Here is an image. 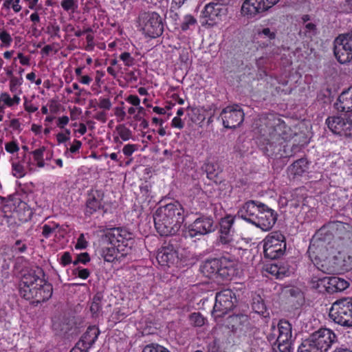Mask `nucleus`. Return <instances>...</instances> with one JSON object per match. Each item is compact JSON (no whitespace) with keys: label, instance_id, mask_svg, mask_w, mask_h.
Here are the masks:
<instances>
[{"label":"nucleus","instance_id":"obj_1","mask_svg":"<svg viewBox=\"0 0 352 352\" xmlns=\"http://www.w3.org/2000/svg\"><path fill=\"white\" fill-rule=\"evenodd\" d=\"M42 268L36 267L23 272L20 285L21 296L26 300H33L34 303H41L49 300L52 295V285L45 278Z\"/></svg>","mask_w":352,"mask_h":352},{"label":"nucleus","instance_id":"obj_2","mask_svg":"<svg viewBox=\"0 0 352 352\" xmlns=\"http://www.w3.org/2000/svg\"><path fill=\"white\" fill-rule=\"evenodd\" d=\"M184 219V208L177 201L159 207L153 214L155 229L161 236L175 234Z\"/></svg>","mask_w":352,"mask_h":352},{"label":"nucleus","instance_id":"obj_3","mask_svg":"<svg viewBox=\"0 0 352 352\" xmlns=\"http://www.w3.org/2000/svg\"><path fill=\"white\" fill-rule=\"evenodd\" d=\"M336 340V335L332 330L320 328L302 342L298 352H327Z\"/></svg>","mask_w":352,"mask_h":352},{"label":"nucleus","instance_id":"obj_4","mask_svg":"<svg viewBox=\"0 0 352 352\" xmlns=\"http://www.w3.org/2000/svg\"><path fill=\"white\" fill-rule=\"evenodd\" d=\"M103 243L118 246V251H124V254H131L135 240L133 234L122 228H111L104 230L102 236Z\"/></svg>","mask_w":352,"mask_h":352},{"label":"nucleus","instance_id":"obj_5","mask_svg":"<svg viewBox=\"0 0 352 352\" xmlns=\"http://www.w3.org/2000/svg\"><path fill=\"white\" fill-rule=\"evenodd\" d=\"M329 316L334 322L341 326L351 327L352 298H343L334 302Z\"/></svg>","mask_w":352,"mask_h":352},{"label":"nucleus","instance_id":"obj_6","mask_svg":"<svg viewBox=\"0 0 352 352\" xmlns=\"http://www.w3.org/2000/svg\"><path fill=\"white\" fill-rule=\"evenodd\" d=\"M140 25L143 33L150 38H157L164 32L162 19L155 12H143L139 16Z\"/></svg>","mask_w":352,"mask_h":352},{"label":"nucleus","instance_id":"obj_7","mask_svg":"<svg viewBox=\"0 0 352 352\" xmlns=\"http://www.w3.org/2000/svg\"><path fill=\"white\" fill-rule=\"evenodd\" d=\"M237 298L235 293L230 289H223L216 294L212 315L220 318L227 314L236 306Z\"/></svg>","mask_w":352,"mask_h":352},{"label":"nucleus","instance_id":"obj_8","mask_svg":"<svg viewBox=\"0 0 352 352\" xmlns=\"http://www.w3.org/2000/svg\"><path fill=\"white\" fill-rule=\"evenodd\" d=\"M344 114L329 116L326 124L334 134L346 138L352 137V113L344 112Z\"/></svg>","mask_w":352,"mask_h":352},{"label":"nucleus","instance_id":"obj_9","mask_svg":"<svg viewBox=\"0 0 352 352\" xmlns=\"http://www.w3.org/2000/svg\"><path fill=\"white\" fill-rule=\"evenodd\" d=\"M333 54L341 64L352 60V31L339 34L333 41Z\"/></svg>","mask_w":352,"mask_h":352},{"label":"nucleus","instance_id":"obj_10","mask_svg":"<svg viewBox=\"0 0 352 352\" xmlns=\"http://www.w3.org/2000/svg\"><path fill=\"white\" fill-rule=\"evenodd\" d=\"M265 257L276 259L284 254L286 250L285 236L280 232H274L267 236L263 245Z\"/></svg>","mask_w":352,"mask_h":352},{"label":"nucleus","instance_id":"obj_11","mask_svg":"<svg viewBox=\"0 0 352 352\" xmlns=\"http://www.w3.org/2000/svg\"><path fill=\"white\" fill-rule=\"evenodd\" d=\"M217 226L212 217L201 216L190 224L185 231L186 237L193 238L200 235H205L214 232Z\"/></svg>","mask_w":352,"mask_h":352},{"label":"nucleus","instance_id":"obj_12","mask_svg":"<svg viewBox=\"0 0 352 352\" xmlns=\"http://www.w3.org/2000/svg\"><path fill=\"white\" fill-rule=\"evenodd\" d=\"M220 116L225 128L235 129L243 122L244 112L239 104H235L224 108Z\"/></svg>","mask_w":352,"mask_h":352},{"label":"nucleus","instance_id":"obj_13","mask_svg":"<svg viewBox=\"0 0 352 352\" xmlns=\"http://www.w3.org/2000/svg\"><path fill=\"white\" fill-rule=\"evenodd\" d=\"M278 1L279 0H245L241 7V13L252 18L267 10Z\"/></svg>","mask_w":352,"mask_h":352},{"label":"nucleus","instance_id":"obj_14","mask_svg":"<svg viewBox=\"0 0 352 352\" xmlns=\"http://www.w3.org/2000/svg\"><path fill=\"white\" fill-rule=\"evenodd\" d=\"M328 249L324 239L319 237L318 234L315 235L311 240L307 254L311 261L318 269H320L318 266L319 265L318 261H320L323 258H325Z\"/></svg>","mask_w":352,"mask_h":352},{"label":"nucleus","instance_id":"obj_15","mask_svg":"<svg viewBox=\"0 0 352 352\" xmlns=\"http://www.w3.org/2000/svg\"><path fill=\"white\" fill-rule=\"evenodd\" d=\"M175 239H171L167 245H164L158 251L156 258L161 265L170 266L178 259L177 245Z\"/></svg>","mask_w":352,"mask_h":352},{"label":"nucleus","instance_id":"obj_16","mask_svg":"<svg viewBox=\"0 0 352 352\" xmlns=\"http://www.w3.org/2000/svg\"><path fill=\"white\" fill-rule=\"evenodd\" d=\"M252 221V223L260 228L263 231L270 230L274 225L276 217L272 209L265 205L264 208L261 209L258 215Z\"/></svg>","mask_w":352,"mask_h":352},{"label":"nucleus","instance_id":"obj_17","mask_svg":"<svg viewBox=\"0 0 352 352\" xmlns=\"http://www.w3.org/2000/svg\"><path fill=\"white\" fill-rule=\"evenodd\" d=\"M319 281L324 285L326 291L329 294L342 292L349 286L347 280L338 276H324L320 278Z\"/></svg>","mask_w":352,"mask_h":352},{"label":"nucleus","instance_id":"obj_18","mask_svg":"<svg viewBox=\"0 0 352 352\" xmlns=\"http://www.w3.org/2000/svg\"><path fill=\"white\" fill-rule=\"evenodd\" d=\"M287 293L288 311L300 309L305 302L304 292L298 287L287 286Z\"/></svg>","mask_w":352,"mask_h":352},{"label":"nucleus","instance_id":"obj_19","mask_svg":"<svg viewBox=\"0 0 352 352\" xmlns=\"http://www.w3.org/2000/svg\"><path fill=\"white\" fill-rule=\"evenodd\" d=\"M265 204L255 201H249L245 203L238 211V216L252 223V221L258 215L261 209L264 208Z\"/></svg>","mask_w":352,"mask_h":352},{"label":"nucleus","instance_id":"obj_20","mask_svg":"<svg viewBox=\"0 0 352 352\" xmlns=\"http://www.w3.org/2000/svg\"><path fill=\"white\" fill-rule=\"evenodd\" d=\"M202 13L203 16L208 19L207 22H216L226 15L227 9L222 3L211 2L206 5Z\"/></svg>","mask_w":352,"mask_h":352},{"label":"nucleus","instance_id":"obj_21","mask_svg":"<svg viewBox=\"0 0 352 352\" xmlns=\"http://www.w3.org/2000/svg\"><path fill=\"white\" fill-rule=\"evenodd\" d=\"M234 222V217L228 215L221 219L220 224V236L219 241L222 244H228L232 240V234L234 232L233 224Z\"/></svg>","mask_w":352,"mask_h":352},{"label":"nucleus","instance_id":"obj_22","mask_svg":"<svg viewBox=\"0 0 352 352\" xmlns=\"http://www.w3.org/2000/svg\"><path fill=\"white\" fill-rule=\"evenodd\" d=\"M334 107L338 111L352 113V87L340 94Z\"/></svg>","mask_w":352,"mask_h":352},{"label":"nucleus","instance_id":"obj_23","mask_svg":"<svg viewBox=\"0 0 352 352\" xmlns=\"http://www.w3.org/2000/svg\"><path fill=\"white\" fill-rule=\"evenodd\" d=\"M102 198L103 193L100 190L91 191L88 195V198L86 201L85 214L90 216L98 210L100 209Z\"/></svg>","mask_w":352,"mask_h":352},{"label":"nucleus","instance_id":"obj_24","mask_svg":"<svg viewBox=\"0 0 352 352\" xmlns=\"http://www.w3.org/2000/svg\"><path fill=\"white\" fill-rule=\"evenodd\" d=\"M123 252L124 251H118V246L110 245L107 246L104 245L99 250L100 256L107 262H113L115 259L121 260L122 258L129 255L124 254Z\"/></svg>","mask_w":352,"mask_h":352},{"label":"nucleus","instance_id":"obj_25","mask_svg":"<svg viewBox=\"0 0 352 352\" xmlns=\"http://www.w3.org/2000/svg\"><path fill=\"white\" fill-rule=\"evenodd\" d=\"M100 331L96 326L89 327L77 343L83 344V347L89 349L97 340Z\"/></svg>","mask_w":352,"mask_h":352},{"label":"nucleus","instance_id":"obj_26","mask_svg":"<svg viewBox=\"0 0 352 352\" xmlns=\"http://www.w3.org/2000/svg\"><path fill=\"white\" fill-rule=\"evenodd\" d=\"M283 320H280L278 323L279 335L276 342L273 345L274 352H286V333L285 327L283 326Z\"/></svg>","mask_w":352,"mask_h":352},{"label":"nucleus","instance_id":"obj_27","mask_svg":"<svg viewBox=\"0 0 352 352\" xmlns=\"http://www.w3.org/2000/svg\"><path fill=\"white\" fill-rule=\"evenodd\" d=\"M221 259L213 258L207 260L202 265V272L207 276L217 277L219 268L221 267Z\"/></svg>","mask_w":352,"mask_h":352},{"label":"nucleus","instance_id":"obj_28","mask_svg":"<svg viewBox=\"0 0 352 352\" xmlns=\"http://www.w3.org/2000/svg\"><path fill=\"white\" fill-rule=\"evenodd\" d=\"M234 273L235 269L233 264L228 262L226 258H222L217 277H220L222 279H230L234 275Z\"/></svg>","mask_w":352,"mask_h":352},{"label":"nucleus","instance_id":"obj_29","mask_svg":"<svg viewBox=\"0 0 352 352\" xmlns=\"http://www.w3.org/2000/svg\"><path fill=\"white\" fill-rule=\"evenodd\" d=\"M309 169V162L306 158H300L294 162L291 168V171L294 175H302Z\"/></svg>","mask_w":352,"mask_h":352},{"label":"nucleus","instance_id":"obj_30","mask_svg":"<svg viewBox=\"0 0 352 352\" xmlns=\"http://www.w3.org/2000/svg\"><path fill=\"white\" fill-rule=\"evenodd\" d=\"M252 309L257 314L265 317V313L267 312L266 305L264 302L263 299L260 295H255L252 297Z\"/></svg>","mask_w":352,"mask_h":352},{"label":"nucleus","instance_id":"obj_31","mask_svg":"<svg viewBox=\"0 0 352 352\" xmlns=\"http://www.w3.org/2000/svg\"><path fill=\"white\" fill-rule=\"evenodd\" d=\"M12 263V259L4 255L0 256V273L3 278H8L9 276V270Z\"/></svg>","mask_w":352,"mask_h":352},{"label":"nucleus","instance_id":"obj_32","mask_svg":"<svg viewBox=\"0 0 352 352\" xmlns=\"http://www.w3.org/2000/svg\"><path fill=\"white\" fill-rule=\"evenodd\" d=\"M116 130L123 141H128L133 137L132 131L124 124L117 125Z\"/></svg>","mask_w":352,"mask_h":352},{"label":"nucleus","instance_id":"obj_33","mask_svg":"<svg viewBox=\"0 0 352 352\" xmlns=\"http://www.w3.org/2000/svg\"><path fill=\"white\" fill-rule=\"evenodd\" d=\"M269 272L274 275L276 278L283 279L286 275V268L284 266L274 263L270 267Z\"/></svg>","mask_w":352,"mask_h":352},{"label":"nucleus","instance_id":"obj_34","mask_svg":"<svg viewBox=\"0 0 352 352\" xmlns=\"http://www.w3.org/2000/svg\"><path fill=\"white\" fill-rule=\"evenodd\" d=\"M215 166H216L212 162H206L204 166V169L206 173L207 177L209 179L213 180L215 182H217L216 178L217 177L218 175V171L216 169Z\"/></svg>","mask_w":352,"mask_h":352},{"label":"nucleus","instance_id":"obj_35","mask_svg":"<svg viewBox=\"0 0 352 352\" xmlns=\"http://www.w3.org/2000/svg\"><path fill=\"white\" fill-rule=\"evenodd\" d=\"M190 322L194 327H202L205 324V318L199 312H195L189 316Z\"/></svg>","mask_w":352,"mask_h":352},{"label":"nucleus","instance_id":"obj_36","mask_svg":"<svg viewBox=\"0 0 352 352\" xmlns=\"http://www.w3.org/2000/svg\"><path fill=\"white\" fill-rule=\"evenodd\" d=\"M316 25L313 23H307L305 24L304 30L300 31V34H304V36L311 38L316 34Z\"/></svg>","mask_w":352,"mask_h":352},{"label":"nucleus","instance_id":"obj_37","mask_svg":"<svg viewBox=\"0 0 352 352\" xmlns=\"http://www.w3.org/2000/svg\"><path fill=\"white\" fill-rule=\"evenodd\" d=\"M1 100L2 102H3V103L8 107H12L14 104H18L20 102V98L19 96L15 95L12 98L6 92L1 93Z\"/></svg>","mask_w":352,"mask_h":352},{"label":"nucleus","instance_id":"obj_38","mask_svg":"<svg viewBox=\"0 0 352 352\" xmlns=\"http://www.w3.org/2000/svg\"><path fill=\"white\" fill-rule=\"evenodd\" d=\"M101 299L102 296L100 294H96L93 298L90 311L94 316L96 315L101 309Z\"/></svg>","mask_w":352,"mask_h":352},{"label":"nucleus","instance_id":"obj_39","mask_svg":"<svg viewBox=\"0 0 352 352\" xmlns=\"http://www.w3.org/2000/svg\"><path fill=\"white\" fill-rule=\"evenodd\" d=\"M142 352H170L166 348L156 343L146 345Z\"/></svg>","mask_w":352,"mask_h":352},{"label":"nucleus","instance_id":"obj_40","mask_svg":"<svg viewBox=\"0 0 352 352\" xmlns=\"http://www.w3.org/2000/svg\"><path fill=\"white\" fill-rule=\"evenodd\" d=\"M344 230L343 239L346 241L347 246H352V226L348 223L342 224Z\"/></svg>","mask_w":352,"mask_h":352},{"label":"nucleus","instance_id":"obj_41","mask_svg":"<svg viewBox=\"0 0 352 352\" xmlns=\"http://www.w3.org/2000/svg\"><path fill=\"white\" fill-rule=\"evenodd\" d=\"M197 21L196 19L191 15H186L184 21L181 24V28L182 30H187L191 25H195Z\"/></svg>","mask_w":352,"mask_h":352},{"label":"nucleus","instance_id":"obj_42","mask_svg":"<svg viewBox=\"0 0 352 352\" xmlns=\"http://www.w3.org/2000/svg\"><path fill=\"white\" fill-rule=\"evenodd\" d=\"M12 174L17 178H21L25 175L24 168L19 163H12Z\"/></svg>","mask_w":352,"mask_h":352},{"label":"nucleus","instance_id":"obj_43","mask_svg":"<svg viewBox=\"0 0 352 352\" xmlns=\"http://www.w3.org/2000/svg\"><path fill=\"white\" fill-rule=\"evenodd\" d=\"M62 8L65 11L72 10L74 12L78 6L74 0H63L60 3Z\"/></svg>","mask_w":352,"mask_h":352},{"label":"nucleus","instance_id":"obj_44","mask_svg":"<svg viewBox=\"0 0 352 352\" xmlns=\"http://www.w3.org/2000/svg\"><path fill=\"white\" fill-rule=\"evenodd\" d=\"M73 274L80 278L87 279L90 275V272L88 269L77 267L74 270Z\"/></svg>","mask_w":352,"mask_h":352},{"label":"nucleus","instance_id":"obj_45","mask_svg":"<svg viewBox=\"0 0 352 352\" xmlns=\"http://www.w3.org/2000/svg\"><path fill=\"white\" fill-rule=\"evenodd\" d=\"M45 149L46 148L45 146H42L38 149H36L30 152V155H32L33 156L34 160L35 162H38L43 159V153L45 151Z\"/></svg>","mask_w":352,"mask_h":352},{"label":"nucleus","instance_id":"obj_46","mask_svg":"<svg viewBox=\"0 0 352 352\" xmlns=\"http://www.w3.org/2000/svg\"><path fill=\"white\" fill-rule=\"evenodd\" d=\"M120 59L124 63L126 66H131L134 63V58L129 52H123L120 56Z\"/></svg>","mask_w":352,"mask_h":352},{"label":"nucleus","instance_id":"obj_47","mask_svg":"<svg viewBox=\"0 0 352 352\" xmlns=\"http://www.w3.org/2000/svg\"><path fill=\"white\" fill-rule=\"evenodd\" d=\"M138 149V145L128 144L123 147L122 152L124 155L129 157L131 156Z\"/></svg>","mask_w":352,"mask_h":352},{"label":"nucleus","instance_id":"obj_48","mask_svg":"<svg viewBox=\"0 0 352 352\" xmlns=\"http://www.w3.org/2000/svg\"><path fill=\"white\" fill-rule=\"evenodd\" d=\"M257 33L258 35H263L265 37L269 38L270 40L275 38L276 36L275 32L271 31L269 28H263L261 30H258Z\"/></svg>","mask_w":352,"mask_h":352},{"label":"nucleus","instance_id":"obj_49","mask_svg":"<svg viewBox=\"0 0 352 352\" xmlns=\"http://www.w3.org/2000/svg\"><path fill=\"white\" fill-rule=\"evenodd\" d=\"M23 82L22 78H12L10 82V89L12 92H15L18 86H20Z\"/></svg>","mask_w":352,"mask_h":352},{"label":"nucleus","instance_id":"obj_50","mask_svg":"<svg viewBox=\"0 0 352 352\" xmlns=\"http://www.w3.org/2000/svg\"><path fill=\"white\" fill-rule=\"evenodd\" d=\"M5 149L10 153H14L19 150V147L15 142L12 141L5 144Z\"/></svg>","mask_w":352,"mask_h":352},{"label":"nucleus","instance_id":"obj_51","mask_svg":"<svg viewBox=\"0 0 352 352\" xmlns=\"http://www.w3.org/2000/svg\"><path fill=\"white\" fill-rule=\"evenodd\" d=\"M82 143L80 141L74 140L73 144L71 145L69 148H67L65 154L67 155L68 152H71L72 153H75L78 151L80 148L81 147Z\"/></svg>","mask_w":352,"mask_h":352},{"label":"nucleus","instance_id":"obj_52","mask_svg":"<svg viewBox=\"0 0 352 352\" xmlns=\"http://www.w3.org/2000/svg\"><path fill=\"white\" fill-rule=\"evenodd\" d=\"M0 39L1 42L7 47L10 45L12 41L10 35L6 31H3L1 33H0Z\"/></svg>","mask_w":352,"mask_h":352},{"label":"nucleus","instance_id":"obj_53","mask_svg":"<svg viewBox=\"0 0 352 352\" xmlns=\"http://www.w3.org/2000/svg\"><path fill=\"white\" fill-rule=\"evenodd\" d=\"M87 242L85 240V236L83 234H81L78 239L77 243L75 245L76 249H85L87 248Z\"/></svg>","mask_w":352,"mask_h":352},{"label":"nucleus","instance_id":"obj_54","mask_svg":"<svg viewBox=\"0 0 352 352\" xmlns=\"http://www.w3.org/2000/svg\"><path fill=\"white\" fill-rule=\"evenodd\" d=\"M98 107L100 109L109 110L111 107V102L109 98H100Z\"/></svg>","mask_w":352,"mask_h":352},{"label":"nucleus","instance_id":"obj_55","mask_svg":"<svg viewBox=\"0 0 352 352\" xmlns=\"http://www.w3.org/2000/svg\"><path fill=\"white\" fill-rule=\"evenodd\" d=\"M72 262V256H71V254H69V252H64L60 258V263L63 266H65L68 264H70Z\"/></svg>","mask_w":352,"mask_h":352},{"label":"nucleus","instance_id":"obj_56","mask_svg":"<svg viewBox=\"0 0 352 352\" xmlns=\"http://www.w3.org/2000/svg\"><path fill=\"white\" fill-rule=\"evenodd\" d=\"M48 33H50L52 36H57L60 37L59 32H60V27L59 25L56 24H52L51 26H49L47 28Z\"/></svg>","mask_w":352,"mask_h":352},{"label":"nucleus","instance_id":"obj_57","mask_svg":"<svg viewBox=\"0 0 352 352\" xmlns=\"http://www.w3.org/2000/svg\"><path fill=\"white\" fill-rule=\"evenodd\" d=\"M171 126L174 128L182 129L184 126V122L179 117H175L171 122Z\"/></svg>","mask_w":352,"mask_h":352},{"label":"nucleus","instance_id":"obj_58","mask_svg":"<svg viewBox=\"0 0 352 352\" xmlns=\"http://www.w3.org/2000/svg\"><path fill=\"white\" fill-rule=\"evenodd\" d=\"M14 248L19 252L23 253L26 251L27 245L25 243H23L21 240H17L14 243Z\"/></svg>","mask_w":352,"mask_h":352},{"label":"nucleus","instance_id":"obj_59","mask_svg":"<svg viewBox=\"0 0 352 352\" xmlns=\"http://www.w3.org/2000/svg\"><path fill=\"white\" fill-rule=\"evenodd\" d=\"M126 100L133 104V106L138 107L140 105V99L139 97L136 95H129L126 98Z\"/></svg>","mask_w":352,"mask_h":352},{"label":"nucleus","instance_id":"obj_60","mask_svg":"<svg viewBox=\"0 0 352 352\" xmlns=\"http://www.w3.org/2000/svg\"><path fill=\"white\" fill-rule=\"evenodd\" d=\"M55 228H52L49 225L45 224L43 226L42 234L45 238H48L55 231Z\"/></svg>","mask_w":352,"mask_h":352},{"label":"nucleus","instance_id":"obj_61","mask_svg":"<svg viewBox=\"0 0 352 352\" xmlns=\"http://www.w3.org/2000/svg\"><path fill=\"white\" fill-rule=\"evenodd\" d=\"M115 115L120 119L118 121H123L126 116V112L124 111V107H116Z\"/></svg>","mask_w":352,"mask_h":352},{"label":"nucleus","instance_id":"obj_62","mask_svg":"<svg viewBox=\"0 0 352 352\" xmlns=\"http://www.w3.org/2000/svg\"><path fill=\"white\" fill-rule=\"evenodd\" d=\"M235 319L236 320L239 321V322L243 326H247L248 324H250V321L247 315H237L235 316Z\"/></svg>","mask_w":352,"mask_h":352},{"label":"nucleus","instance_id":"obj_63","mask_svg":"<svg viewBox=\"0 0 352 352\" xmlns=\"http://www.w3.org/2000/svg\"><path fill=\"white\" fill-rule=\"evenodd\" d=\"M68 116H64L58 118L57 126L61 129H63L65 125L69 122Z\"/></svg>","mask_w":352,"mask_h":352},{"label":"nucleus","instance_id":"obj_64","mask_svg":"<svg viewBox=\"0 0 352 352\" xmlns=\"http://www.w3.org/2000/svg\"><path fill=\"white\" fill-rule=\"evenodd\" d=\"M89 349L83 347V344L76 343L75 346L72 348L70 352H88Z\"/></svg>","mask_w":352,"mask_h":352}]
</instances>
